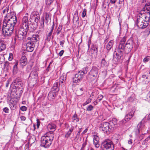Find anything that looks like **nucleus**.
<instances>
[{"instance_id": "f257e3e1", "label": "nucleus", "mask_w": 150, "mask_h": 150, "mask_svg": "<svg viewBox=\"0 0 150 150\" xmlns=\"http://www.w3.org/2000/svg\"><path fill=\"white\" fill-rule=\"evenodd\" d=\"M127 37L124 36L120 40L118 45L116 46L113 55V59L118 62L123 57V52L128 54L131 51L133 47V40L132 38L129 39L125 44Z\"/></svg>"}, {"instance_id": "f03ea898", "label": "nucleus", "mask_w": 150, "mask_h": 150, "mask_svg": "<svg viewBox=\"0 0 150 150\" xmlns=\"http://www.w3.org/2000/svg\"><path fill=\"white\" fill-rule=\"evenodd\" d=\"M9 7L7 6L3 11V14L7 12L3 22L2 28L3 33L5 36H10L12 34L14 26L17 22L16 16L11 15L10 11H9Z\"/></svg>"}, {"instance_id": "7ed1b4c3", "label": "nucleus", "mask_w": 150, "mask_h": 150, "mask_svg": "<svg viewBox=\"0 0 150 150\" xmlns=\"http://www.w3.org/2000/svg\"><path fill=\"white\" fill-rule=\"evenodd\" d=\"M54 134L53 132H47L41 138L40 146L45 148L49 147L51 144L54 139Z\"/></svg>"}, {"instance_id": "20e7f679", "label": "nucleus", "mask_w": 150, "mask_h": 150, "mask_svg": "<svg viewBox=\"0 0 150 150\" xmlns=\"http://www.w3.org/2000/svg\"><path fill=\"white\" fill-rule=\"evenodd\" d=\"M27 21V18H23L22 24L20 26L17 37L18 39L21 40H23L26 37L27 32L28 26L26 22Z\"/></svg>"}, {"instance_id": "39448f33", "label": "nucleus", "mask_w": 150, "mask_h": 150, "mask_svg": "<svg viewBox=\"0 0 150 150\" xmlns=\"http://www.w3.org/2000/svg\"><path fill=\"white\" fill-rule=\"evenodd\" d=\"M100 68L98 64H95L92 67L91 70L90 72L89 77L93 80L98 77V70Z\"/></svg>"}, {"instance_id": "423d86ee", "label": "nucleus", "mask_w": 150, "mask_h": 150, "mask_svg": "<svg viewBox=\"0 0 150 150\" xmlns=\"http://www.w3.org/2000/svg\"><path fill=\"white\" fill-rule=\"evenodd\" d=\"M103 150H114V146L112 141L107 140L103 142L101 144Z\"/></svg>"}, {"instance_id": "0eeeda50", "label": "nucleus", "mask_w": 150, "mask_h": 150, "mask_svg": "<svg viewBox=\"0 0 150 150\" xmlns=\"http://www.w3.org/2000/svg\"><path fill=\"white\" fill-rule=\"evenodd\" d=\"M109 125V123L103 122L100 125V129L103 131L104 133L107 132L108 131L110 132L113 131V128L112 127H110Z\"/></svg>"}, {"instance_id": "6e6552de", "label": "nucleus", "mask_w": 150, "mask_h": 150, "mask_svg": "<svg viewBox=\"0 0 150 150\" xmlns=\"http://www.w3.org/2000/svg\"><path fill=\"white\" fill-rule=\"evenodd\" d=\"M98 46L95 44H93L89 51V55L93 57L95 55H97L98 52Z\"/></svg>"}, {"instance_id": "1a4fd4ad", "label": "nucleus", "mask_w": 150, "mask_h": 150, "mask_svg": "<svg viewBox=\"0 0 150 150\" xmlns=\"http://www.w3.org/2000/svg\"><path fill=\"white\" fill-rule=\"evenodd\" d=\"M136 24L138 28L141 29H143L148 25V23L147 22H145L144 20L140 18L137 19Z\"/></svg>"}, {"instance_id": "9d476101", "label": "nucleus", "mask_w": 150, "mask_h": 150, "mask_svg": "<svg viewBox=\"0 0 150 150\" xmlns=\"http://www.w3.org/2000/svg\"><path fill=\"white\" fill-rule=\"evenodd\" d=\"M134 112V111L132 110L126 114L125 116V118L122 121V122L124 124L129 121L133 116Z\"/></svg>"}, {"instance_id": "9b49d317", "label": "nucleus", "mask_w": 150, "mask_h": 150, "mask_svg": "<svg viewBox=\"0 0 150 150\" xmlns=\"http://www.w3.org/2000/svg\"><path fill=\"white\" fill-rule=\"evenodd\" d=\"M30 18L32 20H34L35 22L37 23L40 18L38 12L36 11L32 12L30 15Z\"/></svg>"}, {"instance_id": "f8f14e48", "label": "nucleus", "mask_w": 150, "mask_h": 150, "mask_svg": "<svg viewBox=\"0 0 150 150\" xmlns=\"http://www.w3.org/2000/svg\"><path fill=\"white\" fill-rule=\"evenodd\" d=\"M88 68L87 67H85L83 68L81 70L79 71L76 74V76L79 77V78L81 79L83 77V75L86 74L88 71Z\"/></svg>"}, {"instance_id": "ddd939ff", "label": "nucleus", "mask_w": 150, "mask_h": 150, "mask_svg": "<svg viewBox=\"0 0 150 150\" xmlns=\"http://www.w3.org/2000/svg\"><path fill=\"white\" fill-rule=\"evenodd\" d=\"M35 46V45L34 43L28 42L26 45L27 51L28 52H32L34 50Z\"/></svg>"}, {"instance_id": "4468645a", "label": "nucleus", "mask_w": 150, "mask_h": 150, "mask_svg": "<svg viewBox=\"0 0 150 150\" xmlns=\"http://www.w3.org/2000/svg\"><path fill=\"white\" fill-rule=\"evenodd\" d=\"M99 139L98 136H95L94 135V137L93 139V144H94L96 148H98L100 145L99 144Z\"/></svg>"}, {"instance_id": "2eb2a0df", "label": "nucleus", "mask_w": 150, "mask_h": 150, "mask_svg": "<svg viewBox=\"0 0 150 150\" xmlns=\"http://www.w3.org/2000/svg\"><path fill=\"white\" fill-rule=\"evenodd\" d=\"M28 63V61L26 57L24 56H22L20 60V64L23 67L26 65Z\"/></svg>"}, {"instance_id": "dca6fc26", "label": "nucleus", "mask_w": 150, "mask_h": 150, "mask_svg": "<svg viewBox=\"0 0 150 150\" xmlns=\"http://www.w3.org/2000/svg\"><path fill=\"white\" fill-rule=\"evenodd\" d=\"M137 129L135 131L136 134L137 135H138L140 133V131L144 128V125L142 123V121L140 122L138 124L137 126Z\"/></svg>"}, {"instance_id": "f3484780", "label": "nucleus", "mask_w": 150, "mask_h": 150, "mask_svg": "<svg viewBox=\"0 0 150 150\" xmlns=\"http://www.w3.org/2000/svg\"><path fill=\"white\" fill-rule=\"evenodd\" d=\"M59 83L57 82L54 83L53 86L51 89V91L57 93L59 90Z\"/></svg>"}, {"instance_id": "a211bd4d", "label": "nucleus", "mask_w": 150, "mask_h": 150, "mask_svg": "<svg viewBox=\"0 0 150 150\" xmlns=\"http://www.w3.org/2000/svg\"><path fill=\"white\" fill-rule=\"evenodd\" d=\"M146 11H145V10H142L138 15L137 19L141 18L142 20H144V18L146 17Z\"/></svg>"}, {"instance_id": "6ab92c4d", "label": "nucleus", "mask_w": 150, "mask_h": 150, "mask_svg": "<svg viewBox=\"0 0 150 150\" xmlns=\"http://www.w3.org/2000/svg\"><path fill=\"white\" fill-rule=\"evenodd\" d=\"M25 17H26L27 18V22H26V23L27 24V25L28 26V28L27 29V31L28 30L30 31L33 32L34 31L35 29V28L33 26V24H30L29 25V23H28V16H24L23 17V18H25Z\"/></svg>"}, {"instance_id": "aec40b11", "label": "nucleus", "mask_w": 150, "mask_h": 150, "mask_svg": "<svg viewBox=\"0 0 150 150\" xmlns=\"http://www.w3.org/2000/svg\"><path fill=\"white\" fill-rule=\"evenodd\" d=\"M110 126L113 128V130L115 129V125L117 124L116 119L115 118L113 119L112 121H110L109 123Z\"/></svg>"}, {"instance_id": "412c9836", "label": "nucleus", "mask_w": 150, "mask_h": 150, "mask_svg": "<svg viewBox=\"0 0 150 150\" xmlns=\"http://www.w3.org/2000/svg\"><path fill=\"white\" fill-rule=\"evenodd\" d=\"M108 66V63L106 62L104 58H103L101 60V66H99L104 68H107Z\"/></svg>"}, {"instance_id": "4be33fe9", "label": "nucleus", "mask_w": 150, "mask_h": 150, "mask_svg": "<svg viewBox=\"0 0 150 150\" xmlns=\"http://www.w3.org/2000/svg\"><path fill=\"white\" fill-rule=\"evenodd\" d=\"M57 94L55 92L51 91L48 93V98L50 100H52L55 98Z\"/></svg>"}, {"instance_id": "5701e85b", "label": "nucleus", "mask_w": 150, "mask_h": 150, "mask_svg": "<svg viewBox=\"0 0 150 150\" xmlns=\"http://www.w3.org/2000/svg\"><path fill=\"white\" fill-rule=\"evenodd\" d=\"M38 76V73L36 69L32 71L30 74L29 76L33 79H36Z\"/></svg>"}, {"instance_id": "b1692460", "label": "nucleus", "mask_w": 150, "mask_h": 150, "mask_svg": "<svg viewBox=\"0 0 150 150\" xmlns=\"http://www.w3.org/2000/svg\"><path fill=\"white\" fill-rule=\"evenodd\" d=\"M47 127L48 129L51 130L52 131V132H53L56 130V126L54 124L51 123L48 125Z\"/></svg>"}, {"instance_id": "393cba45", "label": "nucleus", "mask_w": 150, "mask_h": 150, "mask_svg": "<svg viewBox=\"0 0 150 150\" xmlns=\"http://www.w3.org/2000/svg\"><path fill=\"white\" fill-rule=\"evenodd\" d=\"M114 44L113 40H111L108 42L106 45V48L108 51L110 50L112 48Z\"/></svg>"}, {"instance_id": "a878e982", "label": "nucleus", "mask_w": 150, "mask_h": 150, "mask_svg": "<svg viewBox=\"0 0 150 150\" xmlns=\"http://www.w3.org/2000/svg\"><path fill=\"white\" fill-rule=\"evenodd\" d=\"M15 102L13 100L11 99L10 100V107L12 110H15L16 107V105L15 104Z\"/></svg>"}, {"instance_id": "bb28decb", "label": "nucleus", "mask_w": 150, "mask_h": 150, "mask_svg": "<svg viewBox=\"0 0 150 150\" xmlns=\"http://www.w3.org/2000/svg\"><path fill=\"white\" fill-rule=\"evenodd\" d=\"M74 129V127H71L69 128L68 131L65 134V137L67 138L70 136Z\"/></svg>"}, {"instance_id": "cd10ccee", "label": "nucleus", "mask_w": 150, "mask_h": 150, "mask_svg": "<svg viewBox=\"0 0 150 150\" xmlns=\"http://www.w3.org/2000/svg\"><path fill=\"white\" fill-rule=\"evenodd\" d=\"M21 82L19 80V79H15L12 82V84L15 86L16 85L18 84L20 86H21Z\"/></svg>"}, {"instance_id": "c85d7f7f", "label": "nucleus", "mask_w": 150, "mask_h": 150, "mask_svg": "<svg viewBox=\"0 0 150 150\" xmlns=\"http://www.w3.org/2000/svg\"><path fill=\"white\" fill-rule=\"evenodd\" d=\"M72 122H78L79 120V118L78 117V115L77 114L75 113L73 115L72 117Z\"/></svg>"}, {"instance_id": "c756f323", "label": "nucleus", "mask_w": 150, "mask_h": 150, "mask_svg": "<svg viewBox=\"0 0 150 150\" xmlns=\"http://www.w3.org/2000/svg\"><path fill=\"white\" fill-rule=\"evenodd\" d=\"M150 13L149 11H146V17L144 18V22H147V21H149L150 20Z\"/></svg>"}, {"instance_id": "7c9ffc66", "label": "nucleus", "mask_w": 150, "mask_h": 150, "mask_svg": "<svg viewBox=\"0 0 150 150\" xmlns=\"http://www.w3.org/2000/svg\"><path fill=\"white\" fill-rule=\"evenodd\" d=\"M150 3H146L145 5V6L142 9L145 10V11L146 10L147 12L149 11V9L150 8Z\"/></svg>"}, {"instance_id": "2f4dec72", "label": "nucleus", "mask_w": 150, "mask_h": 150, "mask_svg": "<svg viewBox=\"0 0 150 150\" xmlns=\"http://www.w3.org/2000/svg\"><path fill=\"white\" fill-rule=\"evenodd\" d=\"M73 21H76L79 25V18L77 14H74L73 19Z\"/></svg>"}, {"instance_id": "473e14b6", "label": "nucleus", "mask_w": 150, "mask_h": 150, "mask_svg": "<svg viewBox=\"0 0 150 150\" xmlns=\"http://www.w3.org/2000/svg\"><path fill=\"white\" fill-rule=\"evenodd\" d=\"M54 23L53 22V25H52V26L51 27L50 30L47 34V35L50 36L51 37V36L52 35V32L54 30Z\"/></svg>"}, {"instance_id": "72a5a7b5", "label": "nucleus", "mask_w": 150, "mask_h": 150, "mask_svg": "<svg viewBox=\"0 0 150 150\" xmlns=\"http://www.w3.org/2000/svg\"><path fill=\"white\" fill-rule=\"evenodd\" d=\"M81 79L79 78V77L76 76V74L75 75V77L73 79V81L74 83H76L79 82L81 80Z\"/></svg>"}, {"instance_id": "f704fd0d", "label": "nucleus", "mask_w": 150, "mask_h": 150, "mask_svg": "<svg viewBox=\"0 0 150 150\" xmlns=\"http://www.w3.org/2000/svg\"><path fill=\"white\" fill-rule=\"evenodd\" d=\"M10 63L6 61L5 62L4 64V68L8 69L9 68Z\"/></svg>"}, {"instance_id": "c9c22d12", "label": "nucleus", "mask_w": 150, "mask_h": 150, "mask_svg": "<svg viewBox=\"0 0 150 150\" xmlns=\"http://www.w3.org/2000/svg\"><path fill=\"white\" fill-rule=\"evenodd\" d=\"M28 40H29L28 42H30L31 43H33L35 44V43L37 42V40H35V39L32 38V37H28Z\"/></svg>"}, {"instance_id": "e433bc0d", "label": "nucleus", "mask_w": 150, "mask_h": 150, "mask_svg": "<svg viewBox=\"0 0 150 150\" xmlns=\"http://www.w3.org/2000/svg\"><path fill=\"white\" fill-rule=\"evenodd\" d=\"M0 45V47L2 51L5 49L6 47V45L4 42H1Z\"/></svg>"}, {"instance_id": "4c0bfd02", "label": "nucleus", "mask_w": 150, "mask_h": 150, "mask_svg": "<svg viewBox=\"0 0 150 150\" xmlns=\"http://www.w3.org/2000/svg\"><path fill=\"white\" fill-rule=\"evenodd\" d=\"M62 25H60L59 26L56 32V33H57V35H58L61 32L62 29Z\"/></svg>"}, {"instance_id": "58836bf2", "label": "nucleus", "mask_w": 150, "mask_h": 150, "mask_svg": "<svg viewBox=\"0 0 150 150\" xmlns=\"http://www.w3.org/2000/svg\"><path fill=\"white\" fill-rule=\"evenodd\" d=\"M146 100L148 101H150V91L147 94L146 96Z\"/></svg>"}, {"instance_id": "ea45409f", "label": "nucleus", "mask_w": 150, "mask_h": 150, "mask_svg": "<svg viewBox=\"0 0 150 150\" xmlns=\"http://www.w3.org/2000/svg\"><path fill=\"white\" fill-rule=\"evenodd\" d=\"M94 107L92 105H89L86 108V110L88 111H91L93 110Z\"/></svg>"}, {"instance_id": "a19ab883", "label": "nucleus", "mask_w": 150, "mask_h": 150, "mask_svg": "<svg viewBox=\"0 0 150 150\" xmlns=\"http://www.w3.org/2000/svg\"><path fill=\"white\" fill-rule=\"evenodd\" d=\"M32 37V38L35 39V40L37 41L39 39V36L38 34L34 35Z\"/></svg>"}, {"instance_id": "79ce46f5", "label": "nucleus", "mask_w": 150, "mask_h": 150, "mask_svg": "<svg viewBox=\"0 0 150 150\" xmlns=\"http://www.w3.org/2000/svg\"><path fill=\"white\" fill-rule=\"evenodd\" d=\"M91 100H92L91 98H88L86 101L83 103V106H85L86 105L89 104V103L91 102Z\"/></svg>"}, {"instance_id": "37998d69", "label": "nucleus", "mask_w": 150, "mask_h": 150, "mask_svg": "<svg viewBox=\"0 0 150 150\" xmlns=\"http://www.w3.org/2000/svg\"><path fill=\"white\" fill-rule=\"evenodd\" d=\"M103 97V96L101 94L98 95L97 99V101H98V102H100L102 100Z\"/></svg>"}, {"instance_id": "c03bdc74", "label": "nucleus", "mask_w": 150, "mask_h": 150, "mask_svg": "<svg viewBox=\"0 0 150 150\" xmlns=\"http://www.w3.org/2000/svg\"><path fill=\"white\" fill-rule=\"evenodd\" d=\"M150 59V57L149 56H146L143 59V61L144 63L148 62Z\"/></svg>"}, {"instance_id": "a18cd8bd", "label": "nucleus", "mask_w": 150, "mask_h": 150, "mask_svg": "<svg viewBox=\"0 0 150 150\" xmlns=\"http://www.w3.org/2000/svg\"><path fill=\"white\" fill-rule=\"evenodd\" d=\"M18 62H16L13 66V71H17L18 68Z\"/></svg>"}, {"instance_id": "49530a36", "label": "nucleus", "mask_w": 150, "mask_h": 150, "mask_svg": "<svg viewBox=\"0 0 150 150\" xmlns=\"http://www.w3.org/2000/svg\"><path fill=\"white\" fill-rule=\"evenodd\" d=\"M53 0H46V3L47 5H50L52 3Z\"/></svg>"}, {"instance_id": "de8ad7c7", "label": "nucleus", "mask_w": 150, "mask_h": 150, "mask_svg": "<svg viewBox=\"0 0 150 150\" xmlns=\"http://www.w3.org/2000/svg\"><path fill=\"white\" fill-rule=\"evenodd\" d=\"M86 10L85 9H83L82 14V17L84 18L86 15Z\"/></svg>"}, {"instance_id": "09e8293b", "label": "nucleus", "mask_w": 150, "mask_h": 150, "mask_svg": "<svg viewBox=\"0 0 150 150\" xmlns=\"http://www.w3.org/2000/svg\"><path fill=\"white\" fill-rule=\"evenodd\" d=\"M3 110L4 112L6 113H8L9 112V109L7 107H6L3 108Z\"/></svg>"}, {"instance_id": "8fccbe9b", "label": "nucleus", "mask_w": 150, "mask_h": 150, "mask_svg": "<svg viewBox=\"0 0 150 150\" xmlns=\"http://www.w3.org/2000/svg\"><path fill=\"white\" fill-rule=\"evenodd\" d=\"M49 14L47 13H46L45 19V20L47 21L46 23H47L49 21Z\"/></svg>"}, {"instance_id": "3c124183", "label": "nucleus", "mask_w": 150, "mask_h": 150, "mask_svg": "<svg viewBox=\"0 0 150 150\" xmlns=\"http://www.w3.org/2000/svg\"><path fill=\"white\" fill-rule=\"evenodd\" d=\"M20 109L21 111H26L27 110V107H25V106H23L21 107Z\"/></svg>"}, {"instance_id": "603ef678", "label": "nucleus", "mask_w": 150, "mask_h": 150, "mask_svg": "<svg viewBox=\"0 0 150 150\" xmlns=\"http://www.w3.org/2000/svg\"><path fill=\"white\" fill-rule=\"evenodd\" d=\"M11 81V78L9 79L7 81L6 83V87H8V85L9 84L10 82Z\"/></svg>"}, {"instance_id": "864d4df0", "label": "nucleus", "mask_w": 150, "mask_h": 150, "mask_svg": "<svg viewBox=\"0 0 150 150\" xmlns=\"http://www.w3.org/2000/svg\"><path fill=\"white\" fill-rule=\"evenodd\" d=\"M51 37L47 35H46V37L45 39L46 42H49L50 40Z\"/></svg>"}, {"instance_id": "5fc2aeb1", "label": "nucleus", "mask_w": 150, "mask_h": 150, "mask_svg": "<svg viewBox=\"0 0 150 150\" xmlns=\"http://www.w3.org/2000/svg\"><path fill=\"white\" fill-rule=\"evenodd\" d=\"M13 57L12 54L10 53L8 58V60L10 61L12 60L13 59Z\"/></svg>"}, {"instance_id": "6e6d98bb", "label": "nucleus", "mask_w": 150, "mask_h": 150, "mask_svg": "<svg viewBox=\"0 0 150 150\" xmlns=\"http://www.w3.org/2000/svg\"><path fill=\"white\" fill-rule=\"evenodd\" d=\"M86 142L85 141L83 143L81 148L84 149L85 147L86 146Z\"/></svg>"}, {"instance_id": "4d7b16f0", "label": "nucleus", "mask_w": 150, "mask_h": 150, "mask_svg": "<svg viewBox=\"0 0 150 150\" xmlns=\"http://www.w3.org/2000/svg\"><path fill=\"white\" fill-rule=\"evenodd\" d=\"M40 124V122L38 119L37 120V126L38 128H39Z\"/></svg>"}, {"instance_id": "13d9d810", "label": "nucleus", "mask_w": 150, "mask_h": 150, "mask_svg": "<svg viewBox=\"0 0 150 150\" xmlns=\"http://www.w3.org/2000/svg\"><path fill=\"white\" fill-rule=\"evenodd\" d=\"M64 50H62L58 54L59 55L60 57L62 56L63 55V54L64 53Z\"/></svg>"}, {"instance_id": "bf43d9fd", "label": "nucleus", "mask_w": 150, "mask_h": 150, "mask_svg": "<svg viewBox=\"0 0 150 150\" xmlns=\"http://www.w3.org/2000/svg\"><path fill=\"white\" fill-rule=\"evenodd\" d=\"M144 134H142L140 135L139 137V139H140V140H142L144 138Z\"/></svg>"}, {"instance_id": "052dcab7", "label": "nucleus", "mask_w": 150, "mask_h": 150, "mask_svg": "<svg viewBox=\"0 0 150 150\" xmlns=\"http://www.w3.org/2000/svg\"><path fill=\"white\" fill-rule=\"evenodd\" d=\"M64 81L62 80H61L60 79L59 80V82H58L59 83V86L60 85H61L62 86L64 84Z\"/></svg>"}, {"instance_id": "680f3d73", "label": "nucleus", "mask_w": 150, "mask_h": 150, "mask_svg": "<svg viewBox=\"0 0 150 150\" xmlns=\"http://www.w3.org/2000/svg\"><path fill=\"white\" fill-rule=\"evenodd\" d=\"M146 31L148 32L149 34L150 33V24L148 25Z\"/></svg>"}, {"instance_id": "e2e57ef3", "label": "nucleus", "mask_w": 150, "mask_h": 150, "mask_svg": "<svg viewBox=\"0 0 150 150\" xmlns=\"http://www.w3.org/2000/svg\"><path fill=\"white\" fill-rule=\"evenodd\" d=\"M148 138H146L144 141V142L142 143V144H146L147 142L149 140L148 139Z\"/></svg>"}, {"instance_id": "0e129e2a", "label": "nucleus", "mask_w": 150, "mask_h": 150, "mask_svg": "<svg viewBox=\"0 0 150 150\" xmlns=\"http://www.w3.org/2000/svg\"><path fill=\"white\" fill-rule=\"evenodd\" d=\"M91 39L90 38H89L88 39V48H89L90 47V45L91 44Z\"/></svg>"}, {"instance_id": "69168bd1", "label": "nucleus", "mask_w": 150, "mask_h": 150, "mask_svg": "<svg viewBox=\"0 0 150 150\" xmlns=\"http://www.w3.org/2000/svg\"><path fill=\"white\" fill-rule=\"evenodd\" d=\"M20 118L22 121H25L26 120V117L24 116H21L20 117Z\"/></svg>"}, {"instance_id": "338daca9", "label": "nucleus", "mask_w": 150, "mask_h": 150, "mask_svg": "<svg viewBox=\"0 0 150 150\" xmlns=\"http://www.w3.org/2000/svg\"><path fill=\"white\" fill-rule=\"evenodd\" d=\"M147 76H148L149 81H150V70L148 71Z\"/></svg>"}, {"instance_id": "774afa93", "label": "nucleus", "mask_w": 150, "mask_h": 150, "mask_svg": "<svg viewBox=\"0 0 150 150\" xmlns=\"http://www.w3.org/2000/svg\"><path fill=\"white\" fill-rule=\"evenodd\" d=\"M60 79L61 80H62L63 81H64L66 80V78L64 77H62V76H60Z\"/></svg>"}]
</instances>
